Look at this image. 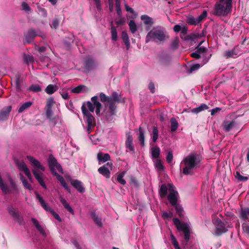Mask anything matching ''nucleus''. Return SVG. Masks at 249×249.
Here are the masks:
<instances>
[{"label":"nucleus","instance_id":"1","mask_svg":"<svg viewBox=\"0 0 249 249\" xmlns=\"http://www.w3.org/2000/svg\"><path fill=\"white\" fill-rule=\"evenodd\" d=\"M202 158L196 153L190 154L183 160L182 163L184 164L182 172L185 175H192V170L199 166Z\"/></svg>","mask_w":249,"mask_h":249},{"label":"nucleus","instance_id":"2","mask_svg":"<svg viewBox=\"0 0 249 249\" xmlns=\"http://www.w3.org/2000/svg\"><path fill=\"white\" fill-rule=\"evenodd\" d=\"M232 0H218L214 5L213 15L226 16L231 12Z\"/></svg>","mask_w":249,"mask_h":249},{"label":"nucleus","instance_id":"3","mask_svg":"<svg viewBox=\"0 0 249 249\" xmlns=\"http://www.w3.org/2000/svg\"><path fill=\"white\" fill-rule=\"evenodd\" d=\"M165 33L164 29L154 28L149 31L146 36L145 41L148 42L152 40L156 43L164 41L165 40Z\"/></svg>","mask_w":249,"mask_h":249},{"label":"nucleus","instance_id":"4","mask_svg":"<svg viewBox=\"0 0 249 249\" xmlns=\"http://www.w3.org/2000/svg\"><path fill=\"white\" fill-rule=\"evenodd\" d=\"M213 224L215 227V234L217 236H220L222 234L228 231V229L232 227L231 223L225 220L222 221L221 219L216 218L213 221Z\"/></svg>","mask_w":249,"mask_h":249},{"label":"nucleus","instance_id":"5","mask_svg":"<svg viewBox=\"0 0 249 249\" xmlns=\"http://www.w3.org/2000/svg\"><path fill=\"white\" fill-rule=\"evenodd\" d=\"M173 221L178 230L183 232L184 240L186 243H188L190 238L191 233L188 225L185 223H181L180 220L178 218H174Z\"/></svg>","mask_w":249,"mask_h":249},{"label":"nucleus","instance_id":"6","mask_svg":"<svg viewBox=\"0 0 249 249\" xmlns=\"http://www.w3.org/2000/svg\"><path fill=\"white\" fill-rule=\"evenodd\" d=\"M35 194L36 195V198L38 199L39 202L40 203L41 207L47 212H49L53 216L54 218L57 220L58 221L61 222V219L59 215L55 212V211L52 209V208L48 205L43 197L39 194V193L37 191H35Z\"/></svg>","mask_w":249,"mask_h":249},{"label":"nucleus","instance_id":"7","mask_svg":"<svg viewBox=\"0 0 249 249\" xmlns=\"http://www.w3.org/2000/svg\"><path fill=\"white\" fill-rule=\"evenodd\" d=\"M109 97L111 98V100L110 101L109 105H108V112L110 113V115L113 116L116 114V106L115 104L116 102L120 101L121 94L114 91L112 93L111 96Z\"/></svg>","mask_w":249,"mask_h":249},{"label":"nucleus","instance_id":"8","mask_svg":"<svg viewBox=\"0 0 249 249\" xmlns=\"http://www.w3.org/2000/svg\"><path fill=\"white\" fill-rule=\"evenodd\" d=\"M7 210L9 214L20 225H24L25 222L22 216H20L18 212L13 206L9 205L7 207Z\"/></svg>","mask_w":249,"mask_h":249},{"label":"nucleus","instance_id":"9","mask_svg":"<svg viewBox=\"0 0 249 249\" xmlns=\"http://www.w3.org/2000/svg\"><path fill=\"white\" fill-rule=\"evenodd\" d=\"M171 62V58L169 54L162 52L158 55V64L162 67H167Z\"/></svg>","mask_w":249,"mask_h":249},{"label":"nucleus","instance_id":"10","mask_svg":"<svg viewBox=\"0 0 249 249\" xmlns=\"http://www.w3.org/2000/svg\"><path fill=\"white\" fill-rule=\"evenodd\" d=\"M202 41L200 42L196 48V51L202 56V63L201 64L202 66L208 62L210 57L212 55L210 54L209 56H208L207 48L204 47H200V45L202 44Z\"/></svg>","mask_w":249,"mask_h":249},{"label":"nucleus","instance_id":"11","mask_svg":"<svg viewBox=\"0 0 249 249\" xmlns=\"http://www.w3.org/2000/svg\"><path fill=\"white\" fill-rule=\"evenodd\" d=\"M85 72L88 73L95 70L97 67V63L91 57H87L84 60Z\"/></svg>","mask_w":249,"mask_h":249},{"label":"nucleus","instance_id":"12","mask_svg":"<svg viewBox=\"0 0 249 249\" xmlns=\"http://www.w3.org/2000/svg\"><path fill=\"white\" fill-rule=\"evenodd\" d=\"M82 113L85 117H86V121L88 125H95V120L94 117L89 113L86 108L85 105H83L81 107Z\"/></svg>","mask_w":249,"mask_h":249},{"label":"nucleus","instance_id":"13","mask_svg":"<svg viewBox=\"0 0 249 249\" xmlns=\"http://www.w3.org/2000/svg\"><path fill=\"white\" fill-rule=\"evenodd\" d=\"M168 186L171 192L169 194L167 198L172 206L176 205L178 201V193L172 189L173 185L171 184H168Z\"/></svg>","mask_w":249,"mask_h":249},{"label":"nucleus","instance_id":"14","mask_svg":"<svg viewBox=\"0 0 249 249\" xmlns=\"http://www.w3.org/2000/svg\"><path fill=\"white\" fill-rule=\"evenodd\" d=\"M38 31H36L33 28L30 29L26 33L24 34V37L26 42L30 43L33 41L35 37L36 36H39Z\"/></svg>","mask_w":249,"mask_h":249},{"label":"nucleus","instance_id":"15","mask_svg":"<svg viewBox=\"0 0 249 249\" xmlns=\"http://www.w3.org/2000/svg\"><path fill=\"white\" fill-rule=\"evenodd\" d=\"M133 137L130 132L126 133V140L125 142V146L127 149H128L132 153H135V148L133 145Z\"/></svg>","mask_w":249,"mask_h":249},{"label":"nucleus","instance_id":"16","mask_svg":"<svg viewBox=\"0 0 249 249\" xmlns=\"http://www.w3.org/2000/svg\"><path fill=\"white\" fill-rule=\"evenodd\" d=\"M240 52L239 49L237 46H235L231 50L225 51L223 53V56L227 59L230 58H235L238 55Z\"/></svg>","mask_w":249,"mask_h":249},{"label":"nucleus","instance_id":"17","mask_svg":"<svg viewBox=\"0 0 249 249\" xmlns=\"http://www.w3.org/2000/svg\"><path fill=\"white\" fill-rule=\"evenodd\" d=\"M235 124L236 123L234 120H225L223 122L221 126L224 131L229 132L233 128Z\"/></svg>","mask_w":249,"mask_h":249},{"label":"nucleus","instance_id":"18","mask_svg":"<svg viewBox=\"0 0 249 249\" xmlns=\"http://www.w3.org/2000/svg\"><path fill=\"white\" fill-rule=\"evenodd\" d=\"M71 185L78 191L79 193H83L85 191L83 183L78 179H71Z\"/></svg>","mask_w":249,"mask_h":249},{"label":"nucleus","instance_id":"19","mask_svg":"<svg viewBox=\"0 0 249 249\" xmlns=\"http://www.w3.org/2000/svg\"><path fill=\"white\" fill-rule=\"evenodd\" d=\"M12 109V106H8L3 107L0 111V121L7 120Z\"/></svg>","mask_w":249,"mask_h":249},{"label":"nucleus","instance_id":"20","mask_svg":"<svg viewBox=\"0 0 249 249\" xmlns=\"http://www.w3.org/2000/svg\"><path fill=\"white\" fill-rule=\"evenodd\" d=\"M27 159L35 167L39 169L42 171H45V167L41 165L38 160L31 156H27Z\"/></svg>","mask_w":249,"mask_h":249},{"label":"nucleus","instance_id":"21","mask_svg":"<svg viewBox=\"0 0 249 249\" xmlns=\"http://www.w3.org/2000/svg\"><path fill=\"white\" fill-rule=\"evenodd\" d=\"M58 162L56 159L53 155L50 154L48 158V164L52 173L55 172V166L57 164Z\"/></svg>","mask_w":249,"mask_h":249},{"label":"nucleus","instance_id":"22","mask_svg":"<svg viewBox=\"0 0 249 249\" xmlns=\"http://www.w3.org/2000/svg\"><path fill=\"white\" fill-rule=\"evenodd\" d=\"M139 134H138V139L141 146L144 147L145 146V131L144 129L140 126L138 129Z\"/></svg>","mask_w":249,"mask_h":249},{"label":"nucleus","instance_id":"23","mask_svg":"<svg viewBox=\"0 0 249 249\" xmlns=\"http://www.w3.org/2000/svg\"><path fill=\"white\" fill-rule=\"evenodd\" d=\"M15 86L17 91H21V87L23 83V79L19 73H18L15 75Z\"/></svg>","mask_w":249,"mask_h":249},{"label":"nucleus","instance_id":"24","mask_svg":"<svg viewBox=\"0 0 249 249\" xmlns=\"http://www.w3.org/2000/svg\"><path fill=\"white\" fill-rule=\"evenodd\" d=\"M239 216L244 220H247L249 217V208L243 207L241 206Z\"/></svg>","mask_w":249,"mask_h":249},{"label":"nucleus","instance_id":"25","mask_svg":"<svg viewBox=\"0 0 249 249\" xmlns=\"http://www.w3.org/2000/svg\"><path fill=\"white\" fill-rule=\"evenodd\" d=\"M90 215L93 221L96 225L99 227H101L103 225L101 217L97 215L95 212H91Z\"/></svg>","mask_w":249,"mask_h":249},{"label":"nucleus","instance_id":"26","mask_svg":"<svg viewBox=\"0 0 249 249\" xmlns=\"http://www.w3.org/2000/svg\"><path fill=\"white\" fill-rule=\"evenodd\" d=\"M97 159L99 161L105 162L110 160V156L108 153L99 152L97 154Z\"/></svg>","mask_w":249,"mask_h":249},{"label":"nucleus","instance_id":"27","mask_svg":"<svg viewBox=\"0 0 249 249\" xmlns=\"http://www.w3.org/2000/svg\"><path fill=\"white\" fill-rule=\"evenodd\" d=\"M98 171L100 174L106 177V178H109L110 176V172L105 165L99 167L98 169Z\"/></svg>","mask_w":249,"mask_h":249},{"label":"nucleus","instance_id":"28","mask_svg":"<svg viewBox=\"0 0 249 249\" xmlns=\"http://www.w3.org/2000/svg\"><path fill=\"white\" fill-rule=\"evenodd\" d=\"M208 106L205 104H201L199 106L191 109V112L194 114H197L202 111L208 109Z\"/></svg>","mask_w":249,"mask_h":249},{"label":"nucleus","instance_id":"29","mask_svg":"<svg viewBox=\"0 0 249 249\" xmlns=\"http://www.w3.org/2000/svg\"><path fill=\"white\" fill-rule=\"evenodd\" d=\"M141 19L143 21L144 24L145 25H149L151 26L154 23L153 18L146 15L141 16Z\"/></svg>","mask_w":249,"mask_h":249},{"label":"nucleus","instance_id":"30","mask_svg":"<svg viewBox=\"0 0 249 249\" xmlns=\"http://www.w3.org/2000/svg\"><path fill=\"white\" fill-rule=\"evenodd\" d=\"M59 199L61 203L63 204L64 207L67 209L70 213H73V210L72 208L70 206L69 203H67L66 200L63 198L62 196H60L59 197Z\"/></svg>","mask_w":249,"mask_h":249},{"label":"nucleus","instance_id":"31","mask_svg":"<svg viewBox=\"0 0 249 249\" xmlns=\"http://www.w3.org/2000/svg\"><path fill=\"white\" fill-rule=\"evenodd\" d=\"M31 220L34 225L36 227L39 232L42 235H45L44 230L42 227L39 224L38 221L35 218H32Z\"/></svg>","mask_w":249,"mask_h":249},{"label":"nucleus","instance_id":"32","mask_svg":"<svg viewBox=\"0 0 249 249\" xmlns=\"http://www.w3.org/2000/svg\"><path fill=\"white\" fill-rule=\"evenodd\" d=\"M110 24L111 26V39L113 41H115L118 39L117 30L113 25V21H110Z\"/></svg>","mask_w":249,"mask_h":249},{"label":"nucleus","instance_id":"33","mask_svg":"<svg viewBox=\"0 0 249 249\" xmlns=\"http://www.w3.org/2000/svg\"><path fill=\"white\" fill-rule=\"evenodd\" d=\"M151 151L152 158L159 159L160 152V148L158 146H155L151 148Z\"/></svg>","mask_w":249,"mask_h":249},{"label":"nucleus","instance_id":"34","mask_svg":"<svg viewBox=\"0 0 249 249\" xmlns=\"http://www.w3.org/2000/svg\"><path fill=\"white\" fill-rule=\"evenodd\" d=\"M57 86L55 85L50 84L45 89V92L49 94H52L57 89Z\"/></svg>","mask_w":249,"mask_h":249},{"label":"nucleus","instance_id":"35","mask_svg":"<svg viewBox=\"0 0 249 249\" xmlns=\"http://www.w3.org/2000/svg\"><path fill=\"white\" fill-rule=\"evenodd\" d=\"M46 116L47 118L48 119L50 122H53V125H54L56 122L54 121V117L53 116V112L52 110V108H46Z\"/></svg>","mask_w":249,"mask_h":249},{"label":"nucleus","instance_id":"36","mask_svg":"<svg viewBox=\"0 0 249 249\" xmlns=\"http://www.w3.org/2000/svg\"><path fill=\"white\" fill-rule=\"evenodd\" d=\"M99 97L100 99V101L105 104L106 106V102L109 105L110 101L111 100V98L109 96H107L105 93L103 92H100L99 94Z\"/></svg>","mask_w":249,"mask_h":249},{"label":"nucleus","instance_id":"37","mask_svg":"<svg viewBox=\"0 0 249 249\" xmlns=\"http://www.w3.org/2000/svg\"><path fill=\"white\" fill-rule=\"evenodd\" d=\"M32 105V102L31 101L26 102L23 104H22L20 107L18 109V113H22L25 110L29 108Z\"/></svg>","mask_w":249,"mask_h":249},{"label":"nucleus","instance_id":"38","mask_svg":"<svg viewBox=\"0 0 249 249\" xmlns=\"http://www.w3.org/2000/svg\"><path fill=\"white\" fill-rule=\"evenodd\" d=\"M168 188L165 184H162L160 186L159 194L161 197L163 198L166 196L167 194Z\"/></svg>","mask_w":249,"mask_h":249},{"label":"nucleus","instance_id":"39","mask_svg":"<svg viewBox=\"0 0 249 249\" xmlns=\"http://www.w3.org/2000/svg\"><path fill=\"white\" fill-rule=\"evenodd\" d=\"M170 122H171V132H174L175 131L178 126V121H177L176 119L173 117L171 118L170 119Z\"/></svg>","mask_w":249,"mask_h":249},{"label":"nucleus","instance_id":"40","mask_svg":"<svg viewBox=\"0 0 249 249\" xmlns=\"http://www.w3.org/2000/svg\"><path fill=\"white\" fill-rule=\"evenodd\" d=\"M186 22L191 25H196L198 24L199 22L198 21L197 18H195L193 17H190L187 18Z\"/></svg>","mask_w":249,"mask_h":249},{"label":"nucleus","instance_id":"41","mask_svg":"<svg viewBox=\"0 0 249 249\" xmlns=\"http://www.w3.org/2000/svg\"><path fill=\"white\" fill-rule=\"evenodd\" d=\"M155 166L157 168L158 172H160L164 169V167L160 159H157L155 163Z\"/></svg>","mask_w":249,"mask_h":249},{"label":"nucleus","instance_id":"42","mask_svg":"<svg viewBox=\"0 0 249 249\" xmlns=\"http://www.w3.org/2000/svg\"><path fill=\"white\" fill-rule=\"evenodd\" d=\"M159 137V130L156 126H154L152 130V141L154 142H155Z\"/></svg>","mask_w":249,"mask_h":249},{"label":"nucleus","instance_id":"43","mask_svg":"<svg viewBox=\"0 0 249 249\" xmlns=\"http://www.w3.org/2000/svg\"><path fill=\"white\" fill-rule=\"evenodd\" d=\"M125 174V172L124 171L121 173H120L117 177V180L118 182L122 185H124L126 184V181L123 178L124 175Z\"/></svg>","mask_w":249,"mask_h":249},{"label":"nucleus","instance_id":"44","mask_svg":"<svg viewBox=\"0 0 249 249\" xmlns=\"http://www.w3.org/2000/svg\"><path fill=\"white\" fill-rule=\"evenodd\" d=\"M20 179L25 188L29 190H31L32 189L31 185L28 182L27 179L23 176H21Z\"/></svg>","mask_w":249,"mask_h":249},{"label":"nucleus","instance_id":"45","mask_svg":"<svg viewBox=\"0 0 249 249\" xmlns=\"http://www.w3.org/2000/svg\"><path fill=\"white\" fill-rule=\"evenodd\" d=\"M175 208L177 213L178 215L180 217H182L183 216V208L179 204L177 203L176 204V205H173Z\"/></svg>","mask_w":249,"mask_h":249},{"label":"nucleus","instance_id":"46","mask_svg":"<svg viewBox=\"0 0 249 249\" xmlns=\"http://www.w3.org/2000/svg\"><path fill=\"white\" fill-rule=\"evenodd\" d=\"M130 31L132 33H135L137 30V25L134 20H131L128 23Z\"/></svg>","mask_w":249,"mask_h":249},{"label":"nucleus","instance_id":"47","mask_svg":"<svg viewBox=\"0 0 249 249\" xmlns=\"http://www.w3.org/2000/svg\"><path fill=\"white\" fill-rule=\"evenodd\" d=\"M201 36L199 34H196L194 33H192L189 35H187L186 36L185 40H192L194 41L196 38L200 37Z\"/></svg>","mask_w":249,"mask_h":249},{"label":"nucleus","instance_id":"48","mask_svg":"<svg viewBox=\"0 0 249 249\" xmlns=\"http://www.w3.org/2000/svg\"><path fill=\"white\" fill-rule=\"evenodd\" d=\"M8 180L9 181L11 189L15 191V192H18V186H17L16 182L13 179V178L11 177H9L8 178Z\"/></svg>","mask_w":249,"mask_h":249},{"label":"nucleus","instance_id":"49","mask_svg":"<svg viewBox=\"0 0 249 249\" xmlns=\"http://www.w3.org/2000/svg\"><path fill=\"white\" fill-rule=\"evenodd\" d=\"M235 177L240 181H246L248 179V177L242 176L238 171L236 172Z\"/></svg>","mask_w":249,"mask_h":249},{"label":"nucleus","instance_id":"50","mask_svg":"<svg viewBox=\"0 0 249 249\" xmlns=\"http://www.w3.org/2000/svg\"><path fill=\"white\" fill-rule=\"evenodd\" d=\"M116 10L119 16L122 15V10L121 7V2L120 0H115Z\"/></svg>","mask_w":249,"mask_h":249},{"label":"nucleus","instance_id":"51","mask_svg":"<svg viewBox=\"0 0 249 249\" xmlns=\"http://www.w3.org/2000/svg\"><path fill=\"white\" fill-rule=\"evenodd\" d=\"M29 91L38 92L41 90V87L38 85H32L28 89Z\"/></svg>","mask_w":249,"mask_h":249},{"label":"nucleus","instance_id":"52","mask_svg":"<svg viewBox=\"0 0 249 249\" xmlns=\"http://www.w3.org/2000/svg\"><path fill=\"white\" fill-rule=\"evenodd\" d=\"M85 88L86 87L85 86L80 85L73 88L71 91L72 93H79Z\"/></svg>","mask_w":249,"mask_h":249},{"label":"nucleus","instance_id":"53","mask_svg":"<svg viewBox=\"0 0 249 249\" xmlns=\"http://www.w3.org/2000/svg\"><path fill=\"white\" fill-rule=\"evenodd\" d=\"M59 24V21L58 19V18H54L53 19L52 23L50 24V26L52 28L56 29L58 27Z\"/></svg>","mask_w":249,"mask_h":249},{"label":"nucleus","instance_id":"54","mask_svg":"<svg viewBox=\"0 0 249 249\" xmlns=\"http://www.w3.org/2000/svg\"><path fill=\"white\" fill-rule=\"evenodd\" d=\"M24 60L26 63L29 64L33 62L34 57L31 55L25 54L24 55Z\"/></svg>","mask_w":249,"mask_h":249},{"label":"nucleus","instance_id":"55","mask_svg":"<svg viewBox=\"0 0 249 249\" xmlns=\"http://www.w3.org/2000/svg\"><path fill=\"white\" fill-rule=\"evenodd\" d=\"M37 8L38 11L40 13L42 17L45 18L47 16V12L45 8H42L40 6H37Z\"/></svg>","mask_w":249,"mask_h":249},{"label":"nucleus","instance_id":"56","mask_svg":"<svg viewBox=\"0 0 249 249\" xmlns=\"http://www.w3.org/2000/svg\"><path fill=\"white\" fill-rule=\"evenodd\" d=\"M18 167L20 170L22 171L24 173H25L29 170L27 165L24 162L19 163L18 164Z\"/></svg>","mask_w":249,"mask_h":249},{"label":"nucleus","instance_id":"57","mask_svg":"<svg viewBox=\"0 0 249 249\" xmlns=\"http://www.w3.org/2000/svg\"><path fill=\"white\" fill-rule=\"evenodd\" d=\"M243 231L249 237V226L247 223H243L242 225Z\"/></svg>","mask_w":249,"mask_h":249},{"label":"nucleus","instance_id":"58","mask_svg":"<svg viewBox=\"0 0 249 249\" xmlns=\"http://www.w3.org/2000/svg\"><path fill=\"white\" fill-rule=\"evenodd\" d=\"M21 7L22 10L25 12H30L31 11V8L26 2L24 1L21 3Z\"/></svg>","mask_w":249,"mask_h":249},{"label":"nucleus","instance_id":"59","mask_svg":"<svg viewBox=\"0 0 249 249\" xmlns=\"http://www.w3.org/2000/svg\"><path fill=\"white\" fill-rule=\"evenodd\" d=\"M178 39L176 38L174 40H173L171 44V48L173 49H177L178 48Z\"/></svg>","mask_w":249,"mask_h":249},{"label":"nucleus","instance_id":"60","mask_svg":"<svg viewBox=\"0 0 249 249\" xmlns=\"http://www.w3.org/2000/svg\"><path fill=\"white\" fill-rule=\"evenodd\" d=\"M52 174L54 176L56 177V178L60 182L61 184L62 183V182H63L65 181V179L63 178V177L62 176L58 174L56 171L55 172L53 173Z\"/></svg>","mask_w":249,"mask_h":249},{"label":"nucleus","instance_id":"61","mask_svg":"<svg viewBox=\"0 0 249 249\" xmlns=\"http://www.w3.org/2000/svg\"><path fill=\"white\" fill-rule=\"evenodd\" d=\"M207 16V12L206 10H204L202 13L199 15L197 18L199 22L204 19Z\"/></svg>","mask_w":249,"mask_h":249},{"label":"nucleus","instance_id":"62","mask_svg":"<svg viewBox=\"0 0 249 249\" xmlns=\"http://www.w3.org/2000/svg\"><path fill=\"white\" fill-rule=\"evenodd\" d=\"M173 158V153H172V151H169L167 153V155L166 158L167 162L168 163H170L172 161Z\"/></svg>","mask_w":249,"mask_h":249},{"label":"nucleus","instance_id":"63","mask_svg":"<svg viewBox=\"0 0 249 249\" xmlns=\"http://www.w3.org/2000/svg\"><path fill=\"white\" fill-rule=\"evenodd\" d=\"M172 243L176 249H181L179 247L178 241L176 240L175 236L172 235Z\"/></svg>","mask_w":249,"mask_h":249},{"label":"nucleus","instance_id":"64","mask_svg":"<svg viewBox=\"0 0 249 249\" xmlns=\"http://www.w3.org/2000/svg\"><path fill=\"white\" fill-rule=\"evenodd\" d=\"M201 65L199 64H196L191 66L190 72H192L193 71L197 70L200 67Z\"/></svg>","mask_w":249,"mask_h":249}]
</instances>
